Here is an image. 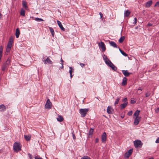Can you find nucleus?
Returning <instances> with one entry per match:
<instances>
[{"label":"nucleus","mask_w":159,"mask_h":159,"mask_svg":"<svg viewBox=\"0 0 159 159\" xmlns=\"http://www.w3.org/2000/svg\"><path fill=\"white\" fill-rule=\"evenodd\" d=\"M2 51L3 50H0V60H1L2 57Z\"/></svg>","instance_id":"79ce46f5"},{"label":"nucleus","mask_w":159,"mask_h":159,"mask_svg":"<svg viewBox=\"0 0 159 159\" xmlns=\"http://www.w3.org/2000/svg\"><path fill=\"white\" fill-rule=\"evenodd\" d=\"M135 147L136 148H141L143 144L141 141L139 140H136L134 142Z\"/></svg>","instance_id":"7ed1b4c3"},{"label":"nucleus","mask_w":159,"mask_h":159,"mask_svg":"<svg viewBox=\"0 0 159 159\" xmlns=\"http://www.w3.org/2000/svg\"><path fill=\"white\" fill-rule=\"evenodd\" d=\"M0 109H2L1 111H4L6 109V107L3 104L0 105Z\"/></svg>","instance_id":"5701e85b"},{"label":"nucleus","mask_w":159,"mask_h":159,"mask_svg":"<svg viewBox=\"0 0 159 159\" xmlns=\"http://www.w3.org/2000/svg\"><path fill=\"white\" fill-rule=\"evenodd\" d=\"M151 93L149 92H147L145 94L146 97H148L150 95Z\"/></svg>","instance_id":"e433bc0d"},{"label":"nucleus","mask_w":159,"mask_h":159,"mask_svg":"<svg viewBox=\"0 0 159 159\" xmlns=\"http://www.w3.org/2000/svg\"><path fill=\"white\" fill-rule=\"evenodd\" d=\"M103 57L106 63L108 66H110L113 70L114 71H116L117 70V68L108 58L107 56L106 55H104Z\"/></svg>","instance_id":"f257e3e1"},{"label":"nucleus","mask_w":159,"mask_h":159,"mask_svg":"<svg viewBox=\"0 0 159 159\" xmlns=\"http://www.w3.org/2000/svg\"><path fill=\"white\" fill-rule=\"evenodd\" d=\"M156 6H159V2H157L155 5V7H156Z\"/></svg>","instance_id":"a18cd8bd"},{"label":"nucleus","mask_w":159,"mask_h":159,"mask_svg":"<svg viewBox=\"0 0 159 159\" xmlns=\"http://www.w3.org/2000/svg\"><path fill=\"white\" fill-rule=\"evenodd\" d=\"M11 60L9 58H8L6 62V63H4L5 64L7 65V66H9L10 65V64Z\"/></svg>","instance_id":"cd10ccee"},{"label":"nucleus","mask_w":159,"mask_h":159,"mask_svg":"<svg viewBox=\"0 0 159 159\" xmlns=\"http://www.w3.org/2000/svg\"><path fill=\"white\" fill-rule=\"evenodd\" d=\"M94 131V129L92 128H90V135H92Z\"/></svg>","instance_id":"ea45409f"},{"label":"nucleus","mask_w":159,"mask_h":159,"mask_svg":"<svg viewBox=\"0 0 159 159\" xmlns=\"http://www.w3.org/2000/svg\"><path fill=\"white\" fill-rule=\"evenodd\" d=\"M159 111V108H157V109L156 110L155 112L157 113Z\"/></svg>","instance_id":"8fccbe9b"},{"label":"nucleus","mask_w":159,"mask_h":159,"mask_svg":"<svg viewBox=\"0 0 159 159\" xmlns=\"http://www.w3.org/2000/svg\"><path fill=\"white\" fill-rule=\"evenodd\" d=\"M13 38L12 36H11L10 37L9 40V41L8 42V43L12 44L13 43Z\"/></svg>","instance_id":"7c9ffc66"},{"label":"nucleus","mask_w":159,"mask_h":159,"mask_svg":"<svg viewBox=\"0 0 159 159\" xmlns=\"http://www.w3.org/2000/svg\"><path fill=\"white\" fill-rule=\"evenodd\" d=\"M141 120V117H136L134 120V124L135 125H138Z\"/></svg>","instance_id":"ddd939ff"},{"label":"nucleus","mask_w":159,"mask_h":159,"mask_svg":"<svg viewBox=\"0 0 159 159\" xmlns=\"http://www.w3.org/2000/svg\"><path fill=\"white\" fill-rule=\"evenodd\" d=\"M89 111V109L88 108L80 109L79 110V111L81 114V116L82 117H85Z\"/></svg>","instance_id":"20e7f679"},{"label":"nucleus","mask_w":159,"mask_h":159,"mask_svg":"<svg viewBox=\"0 0 159 159\" xmlns=\"http://www.w3.org/2000/svg\"><path fill=\"white\" fill-rule=\"evenodd\" d=\"M52 106V103L49 99H48L44 107L47 109H51Z\"/></svg>","instance_id":"39448f33"},{"label":"nucleus","mask_w":159,"mask_h":159,"mask_svg":"<svg viewBox=\"0 0 159 159\" xmlns=\"http://www.w3.org/2000/svg\"><path fill=\"white\" fill-rule=\"evenodd\" d=\"M122 72L124 75L126 77L129 76L131 74V73L129 72L127 70H123Z\"/></svg>","instance_id":"4468645a"},{"label":"nucleus","mask_w":159,"mask_h":159,"mask_svg":"<svg viewBox=\"0 0 159 159\" xmlns=\"http://www.w3.org/2000/svg\"><path fill=\"white\" fill-rule=\"evenodd\" d=\"M130 14V12L129 10H127L124 13L125 16L128 17L129 16Z\"/></svg>","instance_id":"c85d7f7f"},{"label":"nucleus","mask_w":159,"mask_h":159,"mask_svg":"<svg viewBox=\"0 0 159 159\" xmlns=\"http://www.w3.org/2000/svg\"><path fill=\"white\" fill-rule=\"evenodd\" d=\"M98 45L99 47L102 49V50L106 49L105 46L103 42H101L100 43H99Z\"/></svg>","instance_id":"1a4fd4ad"},{"label":"nucleus","mask_w":159,"mask_h":159,"mask_svg":"<svg viewBox=\"0 0 159 159\" xmlns=\"http://www.w3.org/2000/svg\"><path fill=\"white\" fill-rule=\"evenodd\" d=\"M138 27L137 26H136L135 28V29H138Z\"/></svg>","instance_id":"0e129e2a"},{"label":"nucleus","mask_w":159,"mask_h":159,"mask_svg":"<svg viewBox=\"0 0 159 159\" xmlns=\"http://www.w3.org/2000/svg\"><path fill=\"white\" fill-rule=\"evenodd\" d=\"M153 158L152 157H151L150 158H149V159H153Z\"/></svg>","instance_id":"69168bd1"},{"label":"nucleus","mask_w":159,"mask_h":159,"mask_svg":"<svg viewBox=\"0 0 159 159\" xmlns=\"http://www.w3.org/2000/svg\"><path fill=\"white\" fill-rule=\"evenodd\" d=\"M80 65L82 67H83L84 66H85V64H83V63H80Z\"/></svg>","instance_id":"3c124183"},{"label":"nucleus","mask_w":159,"mask_h":159,"mask_svg":"<svg viewBox=\"0 0 159 159\" xmlns=\"http://www.w3.org/2000/svg\"><path fill=\"white\" fill-rule=\"evenodd\" d=\"M57 22L59 28L61 29L62 31H65V29L63 27L62 25L61 24V23L59 21L57 20Z\"/></svg>","instance_id":"9b49d317"},{"label":"nucleus","mask_w":159,"mask_h":159,"mask_svg":"<svg viewBox=\"0 0 159 159\" xmlns=\"http://www.w3.org/2000/svg\"><path fill=\"white\" fill-rule=\"evenodd\" d=\"M8 66H7L5 64H4L2 66V70L3 71H4L6 70H7L8 67Z\"/></svg>","instance_id":"a211bd4d"},{"label":"nucleus","mask_w":159,"mask_h":159,"mask_svg":"<svg viewBox=\"0 0 159 159\" xmlns=\"http://www.w3.org/2000/svg\"><path fill=\"white\" fill-rule=\"evenodd\" d=\"M81 159H89V157L87 156H84L81 158Z\"/></svg>","instance_id":"4c0bfd02"},{"label":"nucleus","mask_w":159,"mask_h":159,"mask_svg":"<svg viewBox=\"0 0 159 159\" xmlns=\"http://www.w3.org/2000/svg\"><path fill=\"white\" fill-rule=\"evenodd\" d=\"M99 15L100 16V18H102L103 16V14L101 12H100L99 13Z\"/></svg>","instance_id":"de8ad7c7"},{"label":"nucleus","mask_w":159,"mask_h":159,"mask_svg":"<svg viewBox=\"0 0 159 159\" xmlns=\"http://www.w3.org/2000/svg\"><path fill=\"white\" fill-rule=\"evenodd\" d=\"M35 159H43L42 157H36L35 158Z\"/></svg>","instance_id":"603ef678"},{"label":"nucleus","mask_w":159,"mask_h":159,"mask_svg":"<svg viewBox=\"0 0 159 159\" xmlns=\"http://www.w3.org/2000/svg\"><path fill=\"white\" fill-rule=\"evenodd\" d=\"M133 98H131L130 101V103L132 104H134L136 103V101L135 100H133Z\"/></svg>","instance_id":"f704fd0d"},{"label":"nucleus","mask_w":159,"mask_h":159,"mask_svg":"<svg viewBox=\"0 0 159 159\" xmlns=\"http://www.w3.org/2000/svg\"><path fill=\"white\" fill-rule=\"evenodd\" d=\"M155 142L156 143H159V137L156 139Z\"/></svg>","instance_id":"49530a36"},{"label":"nucleus","mask_w":159,"mask_h":159,"mask_svg":"<svg viewBox=\"0 0 159 159\" xmlns=\"http://www.w3.org/2000/svg\"><path fill=\"white\" fill-rule=\"evenodd\" d=\"M95 143H98V138H96L95 141Z\"/></svg>","instance_id":"5fc2aeb1"},{"label":"nucleus","mask_w":159,"mask_h":159,"mask_svg":"<svg viewBox=\"0 0 159 159\" xmlns=\"http://www.w3.org/2000/svg\"><path fill=\"white\" fill-rule=\"evenodd\" d=\"M22 5L23 7H24L26 10H28V7L27 5V2L26 1L23 0L22 2Z\"/></svg>","instance_id":"dca6fc26"},{"label":"nucleus","mask_w":159,"mask_h":159,"mask_svg":"<svg viewBox=\"0 0 159 159\" xmlns=\"http://www.w3.org/2000/svg\"><path fill=\"white\" fill-rule=\"evenodd\" d=\"M132 113H133L132 111H129V112H128V115L129 116H130L132 115Z\"/></svg>","instance_id":"a19ab883"},{"label":"nucleus","mask_w":159,"mask_h":159,"mask_svg":"<svg viewBox=\"0 0 159 159\" xmlns=\"http://www.w3.org/2000/svg\"><path fill=\"white\" fill-rule=\"evenodd\" d=\"M127 83V79L125 77H124L123 79V81L122 83V85L123 86L125 85Z\"/></svg>","instance_id":"412c9836"},{"label":"nucleus","mask_w":159,"mask_h":159,"mask_svg":"<svg viewBox=\"0 0 159 159\" xmlns=\"http://www.w3.org/2000/svg\"><path fill=\"white\" fill-rule=\"evenodd\" d=\"M2 16V15L0 12V19L1 18Z\"/></svg>","instance_id":"13d9d810"},{"label":"nucleus","mask_w":159,"mask_h":159,"mask_svg":"<svg viewBox=\"0 0 159 159\" xmlns=\"http://www.w3.org/2000/svg\"><path fill=\"white\" fill-rule=\"evenodd\" d=\"M152 25L151 23H148V26H150Z\"/></svg>","instance_id":"4d7b16f0"},{"label":"nucleus","mask_w":159,"mask_h":159,"mask_svg":"<svg viewBox=\"0 0 159 159\" xmlns=\"http://www.w3.org/2000/svg\"><path fill=\"white\" fill-rule=\"evenodd\" d=\"M140 112V111H139V110H136L134 114V116H136V117H139V113Z\"/></svg>","instance_id":"4be33fe9"},{"label":"nucleus","mask_w":159,"mask_h":159,"mask_svg":"<svg viewBox=\"0 0 159 159\" xmlns=\"http://www.w3.org/2000/svg\"><path fill=\"white\" fill-rule=\"evenodd\" d=\"M57 120L59 122H61L64 120L63 117L60 115H58V117L57 118Z\"/></svg>","instance_id":"aec40b11"},{"label":"nucleus","mask_w":159,"mask_h":159,"mask_svg":"<svg viewBox=\"0 0 159 159\" xmlns=\"http://www.w3.org/2000/svg\"><path fill=\"white\" fill-rule=\"evenodd\" d=\"M3 48H2V47L1 46L0 47V50H2Z\"/></svg>","instance_id":"680f3d73"},{"label":"nucleus","mask_w":159,"mask_h":159,"mask_svg":"<svg viewBox=\"0 0 159 159\" xmlns=\"http://www.w3.org/2000/svg\"><path fill=\"white\" fill-rule=\"evenodd\" d=\"M113 109L111 106H109L107 109V112L109 114H111L113 113Z\"/></svg>","instance_id":"9d476101"},{"label":"nucleus","mask_w":159,"mask_h":159,"mask_svg":"<svg viewBox=\"0 0 159 159\" xmlns=\"http://www.w3.org/2000/svg\"><path fill=\"white\" fill-rule=\"evenodd\" d=\"M20 34V30L18 28H17L16 30L15 35L16 38H18Z\"/></svg>","instance_id":"f3484780"},{"label":"nucleus","mask_w":159,"mask_h":159,"mask_svg":"<svg viewBox=\"0 0 159 159\" xmlns=\"http://www.w3.org/2000/svg\"><path fill=\"white\" fill-rule=\"evenodd\" d=\"M120 100V98H118L116 100L114 104L116 106V105H117L118 104L119 101Z\"/></svg>","instance_id":"72a5a7b5"},{"label":"nucleus","mask_w":159,"mask_h":159,"mask_svg":"<svg viewBox=\"0 0 159 159\" xmlns=\"http://www.w3.org/2000/svg\"><path fill=\"white\" fill-rule=\"evenodd\" d=\"M107 139V135L105 132L102 134L101 136V140L102 143H105Z\"/></svg>","instance_id":"0eeeda50"},{"label":"nucleus","mask_w":159,"mask_h":159,"mask_svg":"<svg viewBox=\"0 0 159 159\" xmlns=\"http://www.w3.org/2000/svg\"><path fill=\"white\" fill-rule=\"evenodd\" d=\"M24 137L26 141H29L31 139V136L29 135H25Z\"/></svg>","instance_id":"bb28decb"},{"label":"nucleus","mask_w":159,"mask_h":159,"mask_svg":"<svg viewBox=\"0 0 159 159\" xmlns=\"http://www.w3.org/2000/svg\"><path fill=\"white\" fill-rule=\"evenodd\" d=\"M69 67V68H70V70H69V72L70 73V78L71 79L72 77H73V75L72 74V73L74 72V69L72 67Z\"/></svg>","instance_id":"2eb2a0df"},{"label":"nucleus","mask_w":159,"mask_h":159,"mask_svg":"<svg viewBox=\"0 0 159 159\" xmlns=\"http://www.w3.org/2000/svg\"><path fill=\"white\" fill-rule=\"evenodd\" d=\"M125 39V37L124 36H121L119 40V42L120 43H122L124 41Z\"/></svg>","instance_id":"393cba45"},{"label":"nucleus","mask_w":159,"mask_h":159,"mask_svg":"<svg viewBox=\"0 0 159 159\" xmlns=\"http://www.w3.org/2000/svg\"><path fill=\"white\" fill-rule=\"evenodd\" d=\"M133 151V149H131L129 150L125 154V157L127 158H129V157L131 155Z\"/></svg>","instance_id":"423d86ee"},{"label":"nucleus","mask_w":159,"mask_h":159,"mask_svg":"<svg viewBox=\"0 0 159 159\" xmlns=\"http://www.w3.org/2000/svg\"><path fill=\"white\" fill-rule=\"evenodd\" d=\"M137 21V19L136 18H134V21L133 23L134 24V25L135 24Z\"/></svg>","instance_id":"37998d69"},{"label":"nucleus","mask_w":159,"mask_h":159,"mask_svg":"<svg viewBox=\"0 0 159 159\" xmlns=\"http://www.w3.org/2000/svg\"><path fill=\"white\" fill-rule=\"evenodd\" d=\"M138 91L140 90V91H141L140 92V91L137 92V93H138L139 94H140L141 93V91H142V89H141V87H139V88L138 89Z\"/></svg>","instance_id":"58836bf2"},{"label":"nucleus","mask_w":159,"mask_h":159,"mask_svg":"<svg viewBox=\"0 0 159 159\" xmlns=\"http://www.w3.org/2000/svg\"><path fill=\"white\" fill-rule=\"evenodd\" d=\"M35 20L37 21H43V20L41 18H35L34 19Z\"/></svg>","instance_id":"473e14b6"},{"label":"nucleus","mask_w":159,"mask_h":159,"mask_svg":"<svg viewBox=\"0 0 159 159\" xmlns=\"http://www.w3.org/2000/svg\"><path fill=\"white\" fill-rule=\"evenodd\" d=\"M12 44L9 43H8V44L7 46V49H11V48L12 47Z\"/></svg>","instance_id":"2f4dec72"},{"label":"nucleus","mask_w":159,"mask_h":159,"mask_svg":"<svg viewBox=\"0 0 159 159\" xmlns=\"http://www.w3.org/2000/svg\"><path fill=\"white\" fill-rule=\"evenodd\" d=\"M72 136H73V138L74 139H75V136L74 134H73V133H72Z\"/></svg>","instance_id":"864d4df0"},{"label":"nucleus","mask_w":159,"mask_h":159,"mask_svg":"<svg viewBox=\"0 0 159 159\" xmlns=\"http://www.w3.org/2000/svg\"><path fill=\"white\" fill-rule=\"evenodd\" d=\"M61 63H63V61L62 60V58H61Z\"/></svg>","instance_id":"052dcab7"},{"label":"nucleus","mask_w":159,"mask_h":159,"mask_svg":"<svg viewBox=\"0 0 159 159\" xmlns=\"http://www.w3.org/2000/svg\"><path fill=\"white\" fill-rule=\"evenodd\" d=\"M21 146L19 143L15 142L13 144V149L14 151L17 152L21 150Z\"/></svg>","instance_id":"f03ea898"},{"label":"nucleus","mask_w":159,"mask_h":159,"mask_svg":"<svg viewBox=\"0 0 159 159\" xmlns=\"http://www.w3.org/2000/svg\"><path fill=\"white\" fill-rule=\"evenodd\" d=\"M28 155L30 159L32 158V156L31 154L29 153Z\"/></svg>","instance_id":"6e6d98bb"},{"label":"nucleus","mask_w":159,"mask_h":159,"mask_svg":"<svg viewBox=\"0 0 159 159\" xmlns=\"http://www.w3.org/2000/svg\"><path fill=\"white\" fill-rule=\"evenodd\" d=\"M127 98H125L123 100V102H127Z\"/></svg>","instance_id":"09e8293b"},{"label":"nucleus","mask_w":159,"mask_h":159,"mask_svg":"<svg viewBox=\"0 0 159 159\" xmlns=\"http://www.w3.org/2000/svg\"><path fill=\"white\" fill-rule=\"evenodd\" d=\"M109 43L110 45L111 46L114 48H116L117 49L118 48L119 49V50H121L119 48V47L117 46V45L115 42L113 41H111L109 42Z\"/></svg>","instance_id":"6e6552de"},{"label":"nucleus","mask_w":159,"mask_h":159,"mask_svg":"<svg viewBox=\"0 0 159 159\" xmlns=\"http://www.w3.org/2000/svg\"><path fill=\"white\" fill-rule=\"evenodd\" d=\"M10 50H6L5 54L6 55H7L10 52Z\"/></svg>","instance_id":"c03bdc74"},{"label":"nucleus","mask_w":159,"mask_h":159,"mask_svg":"<svg viewBox=\"0 0 159 159\" xmlns=\"http://www.w3.org/2000/svg\"><path fill=\"white\" fill-rule=\"evenodd\" d=\"M43 62L45 64L47 63L52 64V61L48 57H47L46 59L44 60Z\"/></svg>","instance_id":"f8f14e48"},{"label":"nucleus","mask_w":159,"mask_h":159,"mask_svg":"<svg viewBox=\"0 0 159 159\" xmlns=\"http://www.w3.org/2000/svg\"><path fill=\"white\" fill-rule=\"evenodd\" d=\"M50 31L53 37H54V32L53 29L51 27H49Z\"/></svg>","instance_id":"a878e982"},{"label":"nucleus","mask_w":159,"mask_h":159,"mask_svg":"<svg viewBox=\"0 0 159 159\" xmlns=\"http://www.w3.org/2000/svg\"><path fill=\"white\" fill-rule=\"evenodd\" d=\"M121 53L124 56H127V55L123 50H120Z\"/></svg>","instance_id":"c9c22d12"},{"label":"nucleus","mask_w":159,"mask_h":159,"mask_svg":"<svg viewBox=\"0 0 159 159\" xmlns=\"http://www.w3.org/2000/svg\"><path fill=\"white\" fill-rule=\"evenodd\" d=\"M61 65H62V66H61V68L63 69V63H61Z\"/></svg>","instance_id":"bf43d9fd"},{"label":"nucleus","mask_w":159,"mask_h":159,"mask_svg":"<svg viewBox=\"0 0 159 159\" xmlns=\"http://www.w3.org/2000/svg\"><path fill=\"white\" fill-rule=\"evenodd\" d=\"M20 14L21 16H25V11L23 8L21 9Z\"/></svg>","instance_id":"c756f323"},{"label":"nucleus","mask_w":159,"mask_h":159,"mask_svg":"<svg viewBox=\"0 0 159 159\" xmlns=\"http://www.w3.org/2000/svg\"><path fill=\"white\" fill-rule=\"evenodd\" d=\"M128 102H125L120 105L121 108L122 109L125 108V107L127 106L128 105Z\"/></svg>","instance_id":"b1692460"},{"label":"nucleus","mask_w":159,"mask_h":159,"mask_svg":"<svg viewBox=\"0 0 159 159\" xmlns=\"http://www.w3.org/2000/svg\"><path fill=\"white\" fill-rule=\"evenodd\" d=\"M124 117V116H121V117L122 118H123Z\"/></svg>","instance_id":"e2e57ef3"},{"label":"nucleus","mask_w":159,"mask_h":159,"mask_svg":"<svg viewBox=\"0 0 159 159\" xmlns=\"http://www.w3.org/2000/svg\"><path fill=\"white\" fill-rule=\"evenodd\" d=\"M152 0H150L147 2L146 4V7H149L152 4Z\"/></svg>","instance_id":"6ab92c4d"}]
</instances>
